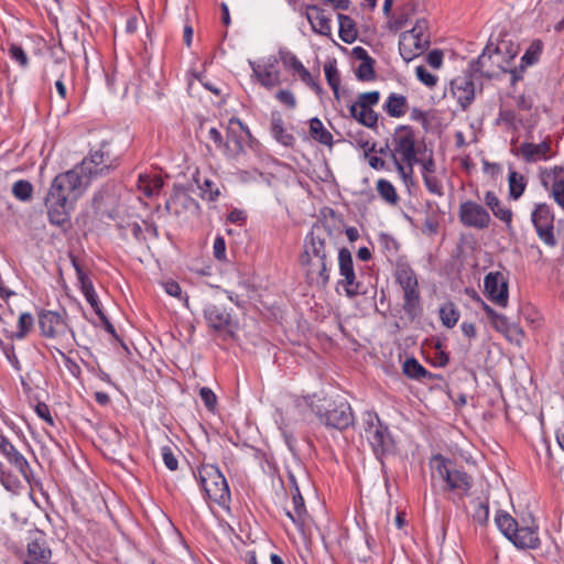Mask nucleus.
<instances>
[{"label":"nucleus","instance_id":"f257e3e1","mask_svg":"<svg viewBox=\"0 0 564 564\" xmlns=\"http://www.w3.org/2000/svg\"><path fill=\"white\" fill-rule=\"evenodd\" d=\"M335 252L333 231L324 224L313 225L304 239L300 261L310 285L326 288Z\"/></svg>","mask_w":564,"mask_h":564},{"label":"nucleus","instance_id":"f03ea898","mask_svg":"<svg viewBox=\"0 0 564 564\" xmlns=\"http://www.w3.org/2000/svg\"><path fill=\"white\" fill-rule=\"evenodd\" d=\"M518 50L511 43L501 41L498 45L487 44L477 59L470 63L473 74L495 78L508 72V66L517 56Z\"/></svg>","mask_w":564,"mask_h":564},{"label":"nucleus","instance_id":"7ed1b4c3","mask_svg":"<svg viewBox=\"0 0 564 564\" xmlns=\"http://www.w3.org/2000/svg\"><path fill=\"white\" fill-rule=\"evenodd\" d=\"M432 479L443 484V490L455 494L458 497L468 495L473 487V477L456 463L441 454L434 455L430 462Z\"/></svg>","mask_w":564,"mask_h":564},{"label":"nucleus","instance_id":"20e7f679","mask_svg":"<svg viewBox=\"0 0 564 564\" xmlns=\"http://www.w3.org/2000/svg\"><path fill=\"white\" fill-rule=\"evenodd\" d=\"M87 187V180L82 176L78 170H70L57 175L47 194L51 199L63 198L70 204L76 200Z\"/></svg>","mask_w":564,"mask_h":564},{"label":"nucleus","instance_id":"39448f33","mask_svg":"<svg viewBox=\"0 0 564 564\" xmlns=\"http://www.w3.org/2000/svg\"><path fill=\"white\" fill-rule=\"evenodd\" d=\"M364 430L365 435L377 457L383 456L393 451L394 442L389 427L381 422L376 413H365Z\"/></svg>","mask_w":564,"mask_h":564},{"label":"nucleus","instance_id":"423d86ee","mask_svg":"<svg viewBox=\"0 0 564 564\" xmlns=\"http://www.w3.org/2000/svg\"><path fill=\"white\" fill-rule=\"evenodd\" d=\"M198 478L206 497L219 505L229 500L230 491L225 476L214 465H203Z\"/></svg>","mask_w":564,"mask_h":564},{"label":"nucleus","instance_id":"0eeeda50","mask_svg":"<svg viewBox=\"0 0 564 564\" xmlns=\"http://www.w3.org/2000/svg\"><path fill=\"white\" fill-rule=\"evenodd\" d=\"M393 149L391 155L395 154L404 163L419 162L415 150V134L411 127L399 126L391 139Z\"/></svg>","mask_w":564,"mask_h":564},{"label":"nucleus","instance_id":"6e6552de","mask_svg":"<svg viewBox=\"0 0 564 564\" xmlns=\"http://www.w3.org/2000/svg\"><path fill=\"white\" fill-rule=\"evenodd\" d=\"M204 317L207 325L215 332L224 333L230 337L234 336L236 324L232 315L227 311L224 304L209 302L204 307Z\"/></svg>","mask_w":564,"mask_h":564},{"label":"nucleus","instance_id":"1a4fd4ad","mask_svg":"<svg viewBox=\"0 0 564 564\" xmlns=\"http://www.w3.org/2000/svg\"><path fill=\"white\" fill-rule=\"evenodd\" d=\"M458 218L465 227L478 230L488 228L491 221L488 210L474 200H466L459 205Z\"/></svg>","mask_w":564,"mask_h":564},{"label":"nucleus","instance_id":"9d476101","mask_svg":"<svg viewBox=\"0 0 564 564\" xmlns=\"http://www.w3.org/2000/svg\"><path fill=\"white\" fill-rule=\"evenodd\" d=\"M278 64L275 56H269L260 62L249 61L254 77L267 89H272L281 84Z\"/></svg>","mask_w":564,"mask_h":564},{"label":"nucleus","instance_id":"9b49d317","mask_svg":"<svg viewBox=\"0 0 564 564\" xmlns=\"http://www.w3.org/2000/svg\"><path fill=\"white\" fill-rule=\"evenodd\" d=\"M531 218L539 238L549 247H554L556 245L553 231L554 216L550 207L546 204L536 205Z\"/></svg>","mask_w":564,"mask_h":564},{"label":"nucleus","instance_id":"f8f14e48","mask_svg":"<svg viewBox=\"0 0 564 564\" xmlns=\"http://www.w3.org/2000/svg\"><path fill=\"white\" fill-rule=\"evenodd\" d=\"M104 148L105 143L101 144L99 150L91 151L89 155L74 169L78 170L82 176H85L87 185L91 177L107 174L110 170V164H108L109 153L104 151Z\"/></svg>","mask_w":564,"mask_h":564},{"label":"nucleus","instance_id":"ddd939ff","mask_svg":"<svg viewBox=\"0 0 564 564\" xmlns=\"http://www.w3.org/2000/svg\"><path fill=\"white\" fill-rule=\"evenodd\" d=\"M326 426L345 430L354 422V414L350 404L347 401H334L328 409L321 415Z\"/></svg>","mask_w":564,"mask_h":564},{"label":"nucleus","instance_id":"4468645a","mask_svg":"<svg viewBox=\"0 0 564 564\" xmlns=\"http://www.w3.org/2000/svg\"><path fill=\"white\" fill-rule=\"evenodd\" d=\"M479 74H473L469 67L468 73L457 76L451 83V89L460 107L465 110L474 101L476 95L475 79H479Z\"/></svg>","mask_w":564,"mask_h":564},{"label":"nucleus","instance_id":"2eb2a0df","mask_svg":"<svg viewBox=\"0 0 564 564\" xmlns=\"http://www.w3.org/2000/svg\"><path fill=\"white\" fill-rule=\"evenodd\" d=\"M339 273L344 280L339 284L344 285L346 295L352 299L361 293L360 283L356 281L354 271L352 257L347 248H341L338 251Z\"/></svg>","mask_w":564,"mask_h":564},{"label":"nucleus","instance_id":"dca6fc26","mask_svg":"<svg viewBox=\"0 0 564 564\" xmlns=\"http://www.w3.org/2000/svg\"><path fill=\"white\" fill-rule=\"evenodd\" d=\"M245 135H250L249 129L238 118H231L227 127L224 154L229 158H236L241 154L245 149Z\"/></svg>","mask_w":564,"mask_h":564},{"label":"nucleus","instance_id":"f3484780","mask_svg":"<svg viewBox=\"0 0 564 564\" xmlns=\"http://www.w3.org/2000/svg\"><path fill=\"white\" fill-rule=\"evenodd\" d=\"M0 454L20 473L26 482H30L32 471L26 458L3 434H0Z\"/></svg>","mask_w":564,"mask_h":564},{"label":"nucleus","instance_id":"a211bd4d","mask_svg":"<svg viewBox=\"0 0 564 564\" xmlns=\"http://www.w3.org/2000/svg\"><path fill=\"white\" fill-rule=\"evenodd\" d=\"M485 292L495 304L506 307L508 305V282L501 272H490L484 280Z\"/></svg>","mask_w":564,"mask_h":564},{"label":"nucleus","instance_id":"6ab92c4d","mask_svg":"<svg viewBox=\"0 0 564 564\" xmlns=\"http://www.w3.org/2000/svg\"><path fill=\"white\" fill-rule=\"evenodd\" d=\"M430 45L429 37H417L410 32H403L399 40V52L405 62H411L421 55Z\"/></svg>","mask_w":564,"mask_h":564},{"label":"nucleus","instance_id":"aec40b11","mask_svg":"<svg viewBox=\"0 0 564 564\" xmlns=\"http://www.w3.org/2000/svg\"><path fill=\"white\" fill-rule=\"evenodd\" d=\"M562 167L555 166L551 170H543L541 172V182L544 187H549V184L552 183V195L555 202L564 208V176Z\"/></svg>","mask_w":564,"mask_h":564},{"label":"nucleus","instance_id":"412c9836","mask_svg":"<svg viewBox=\"0 0 564 564\" xmlns=\"http://www.w3.org/2000/svg\"><path fill=\"white\" fill-rule=\"evenodd\" d=\"M52 551L43 536L35 538L28 543V555L24 564H50Z\"/></svg>","mask_w":564,"mask_h":564},{"label":"nucleus","instance_id":"4be33fe9","mask_svg":"<svg viewBox=\"0 0 564 564\" xmlns=\"http://www.w3.org/2000/svg\"><path fill=\"white\" fill-rule=\"evenodd\" d=\"M306 18L315 33L323 36L332 35L330 18L325 14L324 9L311 4L306 9Z\"/></svg>","mask_w":564,"mask_h":564},{"label":"nucleus","instance_id":"5701e85b","mask_svg":"<svg viewBox=\"0 0 564 564\" xmlns=\"http://www.w3.org/2000/svg\"><path fill=\"white\" fill-rule=\"evenodd\" d=\"M39 326L45 337H55L66 326L61 314L53 311H42L39 314Z\"/></svg>","mask_w":564,"mask_h":564},{"label":"nucleus","instance_id":"b1692460","mask_svg":"<svg viewBox=\"0 0 564 564\" xmlns=\"http://www.w3.org/2000/svg\"><path fill=\"white\" fill-rule=\"evenodd\" d=\"M45 206L52 225L64 227L69 223V204L66 200H63V198L51 199L46 196Z\"/></svg>","mask_w":564,"mask_h":564},{"label":"nucleus","instance_id":"393cba45","mask_svg":"<svg viewBox=\"0 0 564 564\" xmlns=\"http://www.w3.org/2000/svg\"><path fill=\"white\" fill-rule=\"evenodd\" d=\"M551 144L544 140L539 144L531 142H523L518 148V154L521 155L527 162H536L540 160L550 159Z\"/></svg>","mask_w":564,"mask_h":564},{"label":"nucleus","instance_id":"a878e982","mask_svg":"<svg viewBox=\"0 0 564 564\" xmlns=\"http://www.w3.org/2000/svg\"><path fill=\"white\" fill-rule=\"evenodd\" d=\"M518 549H536L540 545V539L536 527H519L509 540Z\"/></svg>","mask_w":564,"mask_h":564},{"label":"nucleus","instance_id":"bb28decb","mask_svg":"<svg viewBox=\"0 0 564 564\" xmlns=\"http://www.w3.org/2000/svg\"><path fill=\"white\" fill-rule=\"evenodd\" d=\"M484 202L490 208L494 216L503 221L508 230H511L512 210L502 205L498 196L491 191L486 192Z\"/></svg>","mask_w":564,"mask_h":564},{"label":"nucleus","instance_id":"cd10ccee","mask_svg":"<svg viewBox=\"0 0 564 564\" xmlns=\"http://www.w3.org/2000/svg\"><path fill=\"white\" fill-rule=\"evenodd\" d=\"M165 208L171 215L180 216L183 210L197 209L198 204L185 192H177L166 200Z\"/></svg>","mask_w":564,"mask_h":564},{"label":"nucleus","instance_id":"c85d7f7f","mask_svg":"<svg viewBox=\"0 0 564 564\" xmlns=\"http://www.w3.org/2000/svg\"><path fill=\"white\" fill-rule=\"evenodd\" d=\"M270 123L272 137L279 143L285 147H292L294 144L295 138L284 129L283 119L279 111L271 112Z\"/></svg>","mask_w":564,"mask_h":564},{"label":"nucleus","instance_id":"c756f323","mask_svg":"<svg viewBox=\"0 0 564 564\" xmlns=\"http://www.w3.org/2000/svg\"><path fill=\"white\" fill-rule=\"evenodd\" d=\"M382 108L390 117L401 118L409 109L408 99L403 95L391 93Z\"/></svg>","mask_w":564,"mask_h":564},{"label":"nucleus","instance_id":"7c9ffc66","mask_svg":"<svg viewBox=\"0 0 564 564\" xmlns=\"http://www.w3.org/2000/svg\"><path fill=\"white\" fill-rule=\"evenodd\" d=\"M404 293L403 310L408 317L413 321L422 313L421 296L419 288L415 290H406Z\"/></svg>","mask_w":564,"mask_h":564},{"label":"nucleus","instance_id":"2f4dec72","mask_svg":"<svg viewBox=\"0 0 564 564\" xmlns=\"http://www.w3.org/2000/svg\"><path fill=\"white\" fill-rule=\"evenodd\" d=\"M65 68L66 65L64 63L54 61L47 65L45 69V79H47L50 75L57 76V79L55 80V88L62 99H65L67 96L66 86L63 82Z\"/></svg>","mask_w":564,"mask_h":564},{"label":"nucleus","instance_id":"473e14b6","mask_svg":"<svg viewBox=\"0 0 564 564\" xmlns=\"http://www.w3.org/2000/svg\"><path fill=\"white\" fill-rule=\"evenodd\" d=\"M350 116L368 128H375L378 122V113L371 108H359L358 105H351L349 107Z\"/></svg>","mask_w":564,"mask_h":564},{"label":"nucleus","instance_id":"72a5a7b5","mask_svg":"<svg viewBox=\"0 0 564 564\" xmlns=\"http://www.w3.org/2000/svg\"><path fill=\"white\" fill-rule=\"evenodd\" d=\"M403 372L406 377L420 381L431 380L434 377L414 358H409L404 361Z\"/></svg>","mask_w":564,"mask_h":564},{"label":"nucleus","instance_id":"f704fd0d","mask_svg":"<svg viewBox=\"0 0 564 564\" xmlns=\"http://www.w3.org/2000/svg\"><path fill=\"white\" fill-rule=\"evenodd\" d=\"M286 516L292 522L299 527L304 525L306 509L302 495L297 487H295V494H293V511L288 510Z\"/></svg>","mask_w":564,"mask_h":564},{"label":"nucleus","instance_id":"c9c22d12","mask_svg":"<svg viewBox=\"0 0 564 564\" xmlns=\"http://www.w3.org/2000/svg\"><path fill=\"white\" fill-rule=\"evenodd\" d=\"M310 134L315 141L324 145H333L332 133L324 127L323 122L316 117L310 120Z\"/></svg>","mask_w":564,"mask_h":564},{"label":"nucleus","instance_id":"e433bc0d","mask_svg":"<svg viewBox=\"0 0 564 564\" xmlns=\"http://www.w3.org/2000/svg\"><path fill=\"white\" fill-rule=\"evenodd\" d=\"M337 18L339 22V37L341 41L347 44L355 42L358 35L355 21L350 17L341 13H339Z\"/></svg>","mask_w":564,"mask_h":564},{"label":"nucleus","instance_id":"4c0bfd02","mask_svg":"<svg viewBox=\"0 0 564 564\" xmlns=\"http://www.w3.org/2000/svg\"><path fill=\"white\" fill-rule=\"evenodd\" d=\"M495 522L500 532L510 540L513 532H517L518 522L507 512L498 511L495 517Z\"/></svg>","mask_w":564,"mask_h":564},{"label":"nucleus","instance_id":"58836bf2","mask_svg":"<svg viewBox=\"0 0 564 564\" xmlns=\"http://www.w3.org/2000/svg\"><path fill=\"white\" fill-rule=\"evenodd\" d=\"M376 189L379 196L389 205H397L399 203V195L393 184L384 178L377 182Z\"/></svg>","mask_w":564,"mask_h":564},{"label":"nucleus","instance_id":"ea45409f","mask_svg":"<svg viewBox=\"0 0 564 564\" xmlns=\"http://www.w3.org/2000/svg\"><path fill=\"white\" fill-rule=\"evenodd\" d=\"M139 189L148 197L156 195L163 186V181L160 176L151 177L149 175L139 176Z\"/></svg>","mask_w":564,"mask_h":564},{"label":"nucleus","instance_id":"a19ab883","mask_svg":"<svg viewBox=\"0 0 564 564\" xmlns=\"http://www.w3.org/2000/svg\"><path fill=\"white\" fill-rule=\"evenodd\" d=\"M324 73H325L327 84L334 91L335 98L339 99L340 76H339L335 59L328 61L324 64Z\"/></svg>","mask_w":564,"mask_h":564},{"label":"nucleus","instance_id":"79ce46f5","mask_svg":"<svg viewBox=\"0 0 564 564\" xmlns=\"http://www.w3.org/2000/svg\"><path fill=\"white\" fill-rule=\"evenodd\" d=\"M508 182L510 197H512L513 199H518L519 197H521L527 185L524 176L517 173L516 171H510Z\"/></svg>","mask_w":564,"mask_h":564},{"label":"nucleus","instance_id":"37998d69","mask_svg":"<svg viewBox=\"0 0 564 564\" xmlns=\"http://www.w3.org/2000/svg\"><path fill=\"white\" fill-rule=\"evenodd\" d=\"M543 44L540 40L533 41L521 58V69L535 64L542 53Z\"/></svg>","mask_w":564,"mask_h":564},{"label":"nucleus","instance_id":"c03bdc74","mask_svg":"<svg viewBox=\"0 0 564 564\" xmlns=\"http://www.w3.org/2000/svg\"><path fill=\"white\" fill-rule=\"evenodd\" d=\"M378 243L387 257L389 261H392V259L397 256L399 250V243L397 240L387 234H380L378 238Z\"/></svg>","mask_w":564,"mask_h":564},{"label":"nucleus","instance_id":"a18cd8bd","mask_svg":"<svg viewBox=\"0 0 564 564\" xmlns=\"http://www.w3.org/2000/svg\"><path fill=\"white\" fill-rule=\"evenodd\" d=\"M440 318L444 326L453 328L459 319V312L453 303H447L440 308Z\"/></svg>","mask_w":564,"mask_h":564},{"label":"nucleus","instance_id":"49530a36","mask_svg":"<svg viewBox=\"0 0 564 564\" xmlns=\"http://www.w3.org/2000/svg\"><path fill=\"white\" fill-rule=\"evenodd\" d=\"M33 193V186L29 181L20 180L12 186V194L15 198L22 202L31 199Z\"/></svg>","mask_w":564,"mask_h":564},{"label":"nucleus","instance_id":"de8ad7c7","mask_svg":"<svg viewBox=\"0 0 564 564\" xmlns=\"http://www.w3.org/2000/svg\"><path fill=\"white\" fill-rule=\"evenodd\" d=\"M393 163L404 184L408 185L409 183H412L413 165L417 162L404 163L402 160H399L395 154H393Z\"/></svg>","mask_w":564,"mask_h":564},{"label":"nucleus","instance_id":"09e8293b","mask_svg":"<svg viewBox=\"0 0 564 564\" xmlns=\"http://www.w3.org/2000/svg\"><path fill=\"white\" fill-rule=\"evenodd\" d=\"M33 323L34 319L30 313H22L19 316L18 321L19 330L12 335V338L23 339L26 336V334L32 329Z\"/></svg>","mask_w":564,"mask_h":564},{"label":"nucleus","instance_id":"8fccbe9b","mask_svg":"<svg viewBox=\"0 0 564 564\" xmlns=\"http://www.w3.org/2000/svg\"><path fill=\"white\" fill-rule=\"evenodd\" d=\"M197 183H199L198 180ZM198 187L202 191L203 198L210 202H215L220 195L218 185L212 180L205 178L202 184H198Z\"/></svg>","mask_w":564,"mask_h":564},{"label":"nucleus","instance_id":"3c124183","mask_svg":"<svg viewBox=\"0 0 564 564\" xmlns=\"http://www.w3.org/2000/svg\"><path fill=\"white\" fill-rule=\"evenodd\" d=\"M398 282L400 283L403 292L419 288L416 275L412 270L400 271L398 274Z\"/></svg>","mask_w":564,"mask_h":564},{"label":"nucleus","instance_id":"603ef678","mask_svg":"<svg viewBox=\"0 0 564 564\" xmlns=\"http://www.w3.org/2000/svg\"><path fill=\"white\" fill-rule=\"evenodd\" d=\"M0 481L2 486L11 492H18L22 488L21 480L10 471L6 470V468L0 473Z\"/></svg>","mask_w":564,"mask_h":564},{"label":"nucleus","instance_id":"864d4df0","mask_svg":"<svg viewBox=\"0 0 564 564\" xmlns=\"http://www.w3.org/2000/svg\"><path fill=\"white\" fill-rule=\"evenodd\" d=\"M373 64V58H369L368 61L360 63L356 72L357 78L364 82L372 80L376 76Z\"/></svg>","mask_w":564,"mask_h":564},{"label":"nucleus","instance_id":"5fc2aeb1","mask_svg":"<svg viewBox=\"0 0 564 564\" xmlns=\"http://www.w3.org/2000/svg\"><path fill=\"white\" fill-rule=\"evenodd\" d=\"M380 94L379 91H368L361 93L358 95L357 101L352 105H358L359 108H370L379 102Z\"/></svg>","mask_w":564,"mask_h":564},{"label":"nucleus","instance_id":"6e6d98bb","mask_svg":"<svg viewBox=\"0 0 564 564\" xmlns=\"http://www.w3.org/2000/svg\"><path fill=\"white\" fill-rule=\"evenodd\" d=\"M423 177V182H424V185L426 187V189L433 194V195H436V196H443L444 195V191H443V185L441 183V181L434 175H425V176H422Z\"/></svg>","mask_w":564,"mask_h":564},{"label":"nucleus","instance_id":"4d7b16f0","mask_svg":"<svg viewBox=\"0 0 564 564\" xmlns=\"http://www.w3.org/2000/svg\"><path fill=\"white\" fill-rule=\"evenodd\" d=\"M489 321L492 327L500 333H508L511 328H516L505 315L499 313H496Z\"/></svg>","mask_w":564,"mask_h":564},{"label":"nucleus","instance_id":"13d9d810","mask_svg":"<svg viewBox=\"0 0 564 564\" xmlns=\"http://www.w3.org/2000/svg\"><path fill=\"white\" fill-rule=\"evenodd\" d=\"M10 57L15 61L20 66L26 67L29 64V58L24 50L18 44H11L9 47Z\"/></svg>","mask_w":564,"mask_h":564},{"label":"nucleus","instance_id":"bf43d9fd","mask_svg":"<svg viewBox=\"0 0 564 564\" xmlns=\"http://www.w3.org/2000/svg\"><path fill=\"white\" fill-rule=\"evenodd\" d=\"M281 59L284 66L292 69L294 73H297L304 66L302 62L290 52H281Z\"/></svg>","mask_w":564,"mask_h":564},{"label":"nucleus","instance_id":"052dcab7","mask_svg":"<svg viewBox=\"0 0 564 564\" xmlns=\"http://www.w3.org/2000/svg\"><path fill=\"white\" fill-rule=\"evenodd\" d=\"M161 451L164 465L172 471L176 470L178 462L173 449L170 446H163Z\"/></svg>","mask_w":564,"mask_h":564},{"label":"nucleus","instance_id":"680f3d73","mask_svg":"<svg viewBox=\"0 0 564 564\" xmlns=\"http://www.w3.org/2000/svg\"><path fill=\"white\" fill-rule=\"evenodd\" d=\"M199 397L208 410L213 411L215 409L217 398L212 389H209L207 387L200 388Z\"/></svg>","mask_w":564,"mask_h":564},{"label":"nucleus","instance_id":"e2e57ef3","mask_svg":"<svg viewBox=\"0 0 564 564\" xmlns=\"http://www.w3.org/2000/svg\"><path fill=\"white\" fill-rule=\"evenodd\" d=\"M414 8H415V4L412 1L406 2L403 6L402 12L400 13L399 18L395 21L398 29H401L405 25L409 18L414 13Z\"/></svg>","mask_w":564,"mask_h":564},{"label":"nucleus","instance_id":"0e129e2a","mask_svg":"<svg viewBox=\"0 0 564 564\" xmlns=\"http://www.w3.org/2000/svg\"><path fill=\"white\" fill-rule=\"evenodd\" d=\"M414 8H415V4L412 1L406 2L403 6L402 12L400 13L399 18L395 21L398 29H401L405 25L409 18L414 13Z\"/></svg>","mask_w":564,"mask_h":564},{"label":"nucleus","instance_id":"69168bd1","mask_svg":"<svg viewBox=\"0 0 564 564\" xmlns=\"http://www.w3.org/2000/svg\"><path fill=\"white\" fill-rule=\"evenodd\" d=\"M416 76L423 84H425L429 87L435 86L437 82V77L427 72V69L424 66L416 67Z\"/></svg>","mask_w":564,"mask_h":564},{"label":"nucleus","instance_id":"338daca9","mask_svg":"<svg viewBox=\"0 0 564 564\" xmlns=\"http://www.w3.org/2000/svg\"><path fill=\"white\" fill-rule=\"evenodd\" d=\"M214 257L219 260H226V242L223 236H217L213 246Z\"/></svg>","mask_w":564,"mask_h":564},{"label":"nucleus","instance_id":"774afa93","mask_svg":"<svg viewBox=\"0 0 564 564\" xmlns=\"http://www.w3.org/2000/svg\"><path fill=\"white\" fill-rule=\"evenodd\" d=\"M275 98L283 105L293 109L296 106V100L294 95L288 89H281L275 94Z\"/></svg>","mask_w":564,"mask_h":564}]
</instances>
